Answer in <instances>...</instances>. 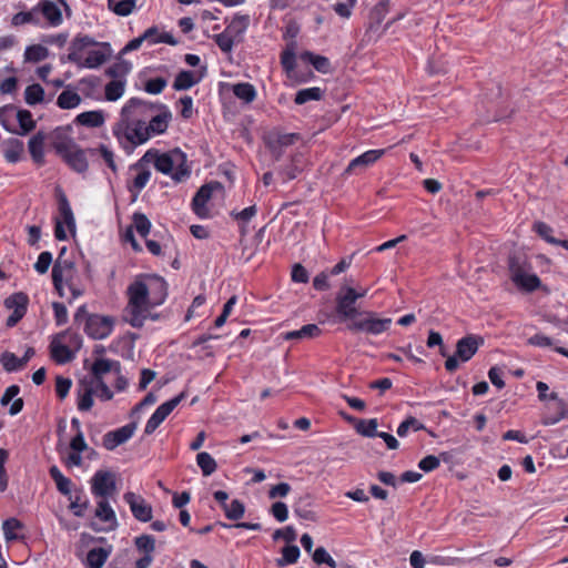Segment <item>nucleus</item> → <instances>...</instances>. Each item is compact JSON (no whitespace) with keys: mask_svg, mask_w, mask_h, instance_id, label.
<instances>
[{"mask_svg":"<svg viewBox=\"0 0 568 568\" xmlns=\"http://www.w3.org/2000/svg\"><path fill=\"white\" fill-rule=\"evenodd\" d=\"M172 113L164 103L130 98L121 109L120 120L112 132L126 154L152 136L166 132Z\"/></svg>","mask_w":568,"mask_h":568,"instance_id":"nucleus-1","label":"nucleus"},{"mask_svg":"<svg viewBox=\"0 0 568 568\" xmlns=\"http://www.w3.org/2000/svg\"><path fill=\"white\" fill-rule=\"evenodd\" d=\"M128 304L123 320L134 328H142L150 310L168 297V284L161 276L141 274L126 288Z\"/></svg>","mask_w":568,"mask_h":568,"instance_id":"nucleus-2","label":"nucleus"},{"mask_svg":"<svg viewBox=\"0 0 568 568\" xmlns=\"http://www.w3.org/2000/svg\"><path fill=\"white\" fill-rule=\"evenodd\" d=\"M154 164L156 171L170 176L175 183L186 181L191 176V168L187 165V155L180 148L168 152H160L158 149L148 150L131 169H139L143 163Z\"/></svg>","mask_w":568,"mask_h":568,"instance_id":"nucleus-3","label":"nucleus"},{"mask_svg":"<svg viewBox=\"0 0 568 568\" xmlns=\"http://www.w3.org/2000/svg\"><path fill=\"white\" fill-rule=\"evenodd\" d=\"M335 293L334 317L337 323L351 322L349 327L355 326V280L344 278L338 283Z\"/></svg>","mask_w":568,"mask_h":568,"instance_id":"nucleus-4","label":"nucleus"},{"mask_svg":"<svg viewBox=\"0 0 568 568\" xmlns=\"http://www.w3.org/2000/svg\"><path fill=\"white\" fill-rule=\"evenodd\" d=\"M82 344V337L65 329L57 334L50 343L51 358L59 365L67 364L75 358V353Z\"/></svg>","mask_w":568,"mask_h":568,"instance_id":"nucleus-5","label":"nucleus"},{"mask_svg":"<svg viewBox=\"0 0 568 568\" xmlns=\"http://www.w3.org/2000/svg\"><path fill=\"white\" fill-rule=\"evenodd\" d=\"M530 265L521 263L517 257L509 258V272L513 283L521 291L534 292L541 286V281L530 273Z\"/></svg>","mask_w":568,"mask_h":568,"instance_id":"nucleus-6","label":"nucleus"},{"mask_svg":"<svg viewBox=\"0 0 568 568\" xmlns=\"http://www.w3.org/2000/svg\"><path fill=\"white\" fill-rule=\"evenodd\" d=\"M114 324L112 316L91 314L87 316L83 331L92 339H104L112 334Z\"/></svg>","mask_w":568,"mask_h":568,"instance_id":"nucleus-7","label":"nucleus"},{"mask_svg":"<svg viewBox=\"0 0 568 568\" xmlns=\"http://www.w3.org/2000/svg\"><path fill=\"white\" fill-rule=\"evenodd\" d=\"M390 324L389 317H379L374 312H357V332L378 335L386 332Z\"/></svg>","mask_w":568,"mask_h":568,"instance_id":"nucleus-8","label":"nucleus"},{"mask_svg":"<svg viewBox=\"0 0 568 568\" xmlns=\"http://www.w3.org/2000/svg\"><path fill=\"white\" fill-rule=\"evenodd\" d=\"M186 397L185 392H181L173 398L162 403L148 419L144 434L151 435L165 420V418L175 409V407Z\"/></svg>","mask_w":568,"mask_h":568,"instance_id":"nucleus-9","label":"nucleus"},{"mask_svg":"<svg viewBox=\"0 0 568 568\" xmlns=\"http://www.w3.org/2000/svg\"><path fill=\"white\" fill-rule=\"evenodd\" d=\"M115 488V476L109 470H97L91 478V493L95 497L108 498Z\"/></svg>","mask_w":568,"mask_h":568,"instance_id":"nucleus-10","label":"nucleus"},{"mask_svg":"<svg viewBox=\"0 0 568 568\" xmlns=\"http://www.w3.org/2000/svg\"><path fill=\"white\" fill-rule=\"evenodd\" d=\"M352 261H353V254L343 257L338 263H336L329 270L320 272L313 278V287L320 292L329 290L332 286L331 283L328 282L329 277L337 276V275L346 272L351 267Z\"/></svg>","mask_w":568,"mask_h":568,"instance_id":"nucleus-11","label":"nucleus"},{"mask_svg":"<svg viewBox=\"0 0 568 568\" xmlns=\"http://www.w3.org/2000/svg\"><path fill=\"white\" fill-rule=\"evenodd\" d=\"M136 427L138 423L131 422L120 428L105 433L102 437L103 447L109 452L114 450L118 446L126 443L132 438Z\"/></svg>","mask_w":568,"mask_h":568,"instance_id":"nucleus-12","label":"nucleus"},{"mask_svg":"<svg viewBox=\"0 0 568 568\" xmlns=\"http://www.w3.org/2000/svg\"><path fill=\"white\" fill-rule=\"evenodd\" d=\"M221 186L219 182L206 183L202 185L192 199V211L200 219L210 217L207 202L211 200L214 189Z\"/></svg>","mask_w":568,"mask_h":568,"instance_id":"nucleus-13","label":"nucleus"},{"mask_svg":"<svg viewBox=\"0 0 568 568\" xmlns=\"http://www.w3.org/2000/svg\"><path fill=\"white\" fill-rule=\"evenodd\" d=\"M123 500L129 505L133 517L142 523H148L152 519V506L146 500L133 491H126L123 495Z\"/></svg>","mask_w":568,"mask_h":568,"instance_id":"nucleus-14","label":"nucleus"},{"mask_svg":"<svg viewBox=\"0 0 568 568\" xmlns=\"http://www.w3.org/2000/svg\"><path fill=\"white\" fill-rule=\"evenodd\" d=\"M98 44V41L88 34L79 33L77 34L70 45H69V53L67 55V61L72 62L77 64L79 68L81 67V63L83 62V52L89 51L90 48Z\"/></svg>","mask_w":568,"mask_h":568,"instance_id":"nucleus-15","label":"nucleus"},{"mask_svg":"<svg viewBox=\"0 0 568 568\" xmlns=\"http://www.w3.org/2000/svg\"><path fill=\"white\" fill-rule=\"evenodd\" d=\"M112 55V48L109 42H98L93 49H89L87 58L80 68L97 69Z\"/></svg>","mask_w":568,"mask_h":568,"instance_id":"nucleus-16","label":"nucleus"},{"mask_svg":"<svg viewBox=\"0 0 568 568\" xmlns=\"http://www.w3.org/2000/svg\"><path fill=\"white\" fill-rule=\"evenodd\" d=\"M484 344V338L469 334L457 341L456 354L462 362H468Z\"/></svg>","mask_w":568,"mask_h":568,"instance_id":"nucleus-17","label":"nucleus"},{"mask_svg":"<svg viewBox=\"0 0 568 568\" xmlns=\"http://www.w3.org/2000/svg\"><path fill=\"white\" fill-rule=\"evenodd\" d=\"M298 139V133L271 132L265 139V144L268 150L275 154L276 159H278L282 149L293 145Z\"/></svg>","mask_w":568,"mask_h":568,"instance_id":"nucleus-18","label":"nucleus"},{"mask_svg":"<svg viewBox=\"0 0 568 568\" xmlns=\"http://www.w3.org/2000/svg\"><path fill=\"white\" fill-rule=\"evenodd\" d=\"M39 17L42 16L48 26L59 27L63 22L60 8L50 0H40L38 3Z\"/></svg>","mask_w":568,"mask_h":568,"instance_id":"nucleus-19","label":"nucleus"},{"mask_svg":"<svg viewBox=\"0 0 568 568\" xmlns=\"http://www.w3.org/2000/svg\"><path fill=\"white\" fill-rule=\"evenodd\" d=\"M47 134L43 131H38L28 141V151L34 164L42 166L45 163L44 159V142Z\"/></svg>","mask_w":568,"mask_h":568,"instance_id":"nucleus-20","label":"nucleus"},{"mask_svg":"<svg viewBox=\"0 0 568 568\" xmlns=\"http://www.w3.org/2000/svg\"><path fill=\"white\" fill-rule=\"evenodd\" d=\"M58 210L71 233L75 232V219L70 202L61 187L55 189Z\"/></svg>","mask_w":568,"mask_h":568,"instance_id":"nucleus-21","label":"nucleus"},{"mask_svg":"<svg viewBox=\"0 0 568 568\" xmlns=\"http://www.w3.org/2000/svg\"><path fill=\"white\" fill-rule=\"evenodd\" d=\"M3 158L8 163L16 164L23 159L24 143L17 138H9L3 142Z\"/></svg>","mask_w":568,"mask_h":568,"instance_id":"nucleus-22","label":"nucleus"},{"mask_svg":"<svg viewBox=\"0 0 568 568\" xmlns=\"http://www.w3.org/2000/svg\"><path fill=\"white\" fill-rule=\"evenodd\" d=\"M251 18L248 14L235 13L224 30L236 39L237 42L243 41V37L250 27Z\"/></svg>","mask_w":568,"mask_h":568,"instance_id":"nucleus-23","label":"nucleus"},{"mask_svg":"<svg viewBox=\"0 0 568 568\" xmlns=\"http://www.w3.org/2000/svg\"><path fill=\"white\" fill-rule=\"evenodd\" d=\"M109 372L120 374L121 363L119 361H112L108 358L95 359L91 367V373L93 376L92 382L103 381V375H105Z\"/></svg>","mask_w":568,"mask_h":568,"instance_id":"nucleus-24","label":"nucleus"},{"mask_svg":"<svg viewBox=\"0 0 568 568\" xmlns=\"http://www.w3.org/2000/svg\"><path fill=\"white\" fill-rule=\"evenodd\" d=\"M52 146L55 153L63 159L71 150H74L78 145L74 143L73 139L67 134L64 129L57 128L54 130V140L52 142Z\"/></svg>","mask_w":568,"mask_h":568,"instance_id":"nucleus-25","label":"nucleus"},{"mask_svg":"<svg viewBox=\"0 0 568 568\" xmlns=\"http://www.w3.org/2000/svg\"><path fill=\"white\" fill-rule=\"evenodd\" d=\"M206 67L203 68V72L196 77L193 71L182 70L174 79L173 89L175 91H185L197 84L204 77Z\"/></svg>","mask_w":568,"mask_h":568,"instance_id":"nucleus-26","label":"nucleus"},{"mask_svg":"<svg viewBox=\"0 0 568 568\" xmlns=\"http://www.w3.org/2000/svg\"><path fill=\"white\" fill-rule=\"evenodd\" d=\"M70 505L69 509L75 517H83L89 508L90 501L82 488L75 489L67 496Z\"/></svg>","mask_w":568,"mask_h":568,"instance_id":"nucleus-27","label":"nucleus"},{"mask_svg":"<svg viewBox=\"0 0 568 568\" xmlns=\"http://www.w3.org/2000/svg\"><path fill=\"white\" fill-rule=\"evenodd\" d=\"M93 382L81 381L78 387L77 407L80 412H88L93 406L94 387Z\"/></svg>","mask_w":568,"mask_h":568,"instance_id":"nucleus-28","label":"nucleus"},{"mask_svg":"<svg viewBox=\"0 0 568 568\" xmlns=\"http://www.w3.org/2000/svg\"><path fill=\"white\" fill-rule=\"evenodd\" d=\"M62 160L77 173H85L89 169L85 151L79 146L71 150Z\"/></svg>","mask_w":568,"mask_h":568,"instance_id":"nucleus-29","label":"nucleus"},{"mask_svg":"<svg viewBox=\"0 0 568 568\" xmlns=\"http://www.w3.org/2000/svg\"><path fill=\"white\" fill-rule=\"evenodd\" d=\"M301 61L312 64L313 68L323 74H326L331 71V62L328 58L316 54L312 51H303L300 54Z\"/></svg>","mask_w":568,"mask_h":568,"instance_id":"nucleus-30","label":"nucleus"},{"mask_svg":"<svg viewBox=\"0 0 568 568\" xmlns=\"http://www.w3.org/2000/svg\"><path fill=\"white\" fill-rule=\"evenodd\" d=\"M142 39L148 42L149 45L158 44V43H165L170 45H175L178 41L174 39V37L171 33L168 32H159V29L156 26H153L149 29H146L142 34Z\"/></svg>","mask_w":568,"mask_h":568,"instance_id":"nucleus-31","label":"nucleus"},{"mask_svg":"<svg viewBox=\"0 0 568 568\" xmlns=\"http://www.w3.org/2000/svg\"><path fill=\"white\" fill-rule=\"evenodd\" d=\"M28 23L37 27L43 26L41 17H39V10L37 4L30 11H20L13 14L11 18V24L13 27H20Z\"/></svg>","mask_w":568,"mask_h":568,"instance_id":"nucleus-32","label":"nucleus"},{"mask_svg":"<svg viewBox=\"0 0 568 568\" xmlns=\"http://www.w3.org/2000/svg\"><path fill=\"white\" fill-rule=\"evenodd\" d=\"M73 268V263L69 261H64L63 264L58 260L52 267V283L54 290L59 294L60 297L64 296V284L63 283V271Z\"/></svg>","mask_w":568,"mask_h":568,"instance_id":"nucleus-33","label":"nucleus"},{"mask_svg":"<svg viewBox=\"0 0 568 568\" xmlns=\"http://www.w3.org/2000/svg\"><path fill=\"white\" fill-rule=\"evenodd\" d=\"M49 475L60 494L68 496L72 493V480L65 477L57 465H52L49 468Z\"/></svg>","mask_w":568,"mask_h":568,"instance_id":"nucleus-34","label":"nucleus"},{"mask_svg":"<svg viewBox=\"0 0 568 568\" xmlns=\"http://www.w3.org/2000/svg\"><path fill=\"white\" fill-rule=\"evenodd\" d=\"M95 517L101 521L110 523L111 529H114L118 526L115 513L106 498H102L98 501Z\"/></svg>","mask_w":568,"mask_h":568,"instance_id":"nucleus-35","label":"nucleus"},{"mask_svg":"<svg viewBox=\"0 0 568 568\" xmlns=\"http://www.w3.org/2000/svg\"><path fill=\"white\" fill-rule=\"evenodd\" d=\"M549 399L556 402L557 413H556V418H544L542 419L541 423L545 426L556 425L560 420L568 417V403L566 400H564L562 398H559L558 394L555 392L549 394Z\"/></svg>","mask_w":568,"mask_h":568,"instance_id":"nucleus-36","label":"nucleus"},{"mask_svg":"<svg viewBox=\"0 0 568 568\" xmlns=\"http://www.w3.org/2000/svg\"><path fill=\"white\" fill-rule=\"evenodd\" d=\"M111 549L102 547L92 548L87 554L85 566L88 568H102L109 558Z\"/></svg>","mask_w":568,"mask_h":568,"instance_id":"nucleus-37","label":"nucleus"},{"mask_svg":"<svg viewBox=\"0 0 568 568\" xmlns=\"http://www.w3.org/2000/svg\"><path fill=\"white\" fill-rule=\"evenodd\" d=\"M321 328L317 324H306L302 326L300 329L291 331L284 334L285 341L293 339H305V338H314L321 334Z\"/></svg>","mask_w":568,"mask_h":568,"instance_id":"nucleus-38","label":"nucleus"},{"mask_svg":"<svg viewBox=\"0 0 568 568\" xmlns=\"http://www.w3.org/2000/svg\"><path fill=\"white\" fill-rule=\"evenodd\" d=\"M232 92L239 100H242L245 103L253 102L257 95L255 87L250 82L233 84Z\"/></svg>","mask_w":568,"mask_h":568,"instance_id":"nucleus-39","label":"nucleus"},{"mask_svg":"<svg viewBox=\"0 0 568 568\" xmlns=\"http://www.w3.org/2000/svg\"><path fill=\"white\" fill-rule=\"evenodd\" d=\"M145 164L146 163H143V166L134 169L139 173L133 179L132 183L128 185V190L135 196L146 186L151 178V171L145 166Z\"/></svg>","mask_w":568,"mask_h":568,"instance_id":"nucleus-40","label":"nucleus"},{"mask_svg":"<svg viewBox=\"0 0 568 568\" xmlns=\"http://www.w3.org/2000/svg\"><path fill=\"white\" fill-rule=\"evenodd\" d=\"M77 122L88 128H99L104 123L103 111H85L77 115Z\"/></svg>","mask_w":568,"mask_h":568,"instance_id":"nucleus-41","label":"nucleus"},{"mask_svg":"<svg viewBox=\"0 0 568 568\" xmlns=\"http://www.w3.org/2000/svg\"><path fill=\"white\" fill-rule=\"evenodd\" d=\"M16 119L20 128V130H17V132H14L16 134L27 135L28 133L34 130L36 121L33 120L32 113L29 110H18L16 113Z\"/></svg>","mask_w":568,"mask_h":568,"instance_id":"nucleus-42","label":"nucleus"},{"mask_svg":"<svg viewBox=\"0 0 568 568\" xmlns=\"http://www.w3.org/2000/svg\"><path fill=\"white\" fill-rule=\"evenodd\" d=\"M138 0H108V8L120 17L130 16L135 7Z\"/></svg>","mask_w":568,"mask_h":568,"instance_id":"nucleus-43","label":"nucleus"},{"mask_svg":"<svg viewBox=\"0 0 568 568\" xmlns=\"http://www.w3.org/2000/svg\"><path fill=\"white\" fill-rule=\"evenodd\" d=\"M29 305V296L23 292L11 294L4 300V306L8 310L20 311L27 313Z\"/></svg>","mask_w":568,"mask_h":568,"instance_id":"nucleus-44","label":"nucleus"},{"mask_svg":"<svg viewBox=\"0 0 568 568\" xmlns=\"http://www.w3.org/2000/svg\"><path fill=\"white\" fill-rule=\"evenodd\" d=\"M81 103V97L71 90L62 91L58 99L57 105L62 110H70L77 108Z\"/></svg>","mask_w":568,"mask_h":568,"instance_id":"nucleus-45","label":"nucleus"},{"mask_svg":"<svg viewBox=\"0 0 568 568\" xmlns=\"http://www.w3.org/2000/svg\"><path fill=\"white\" fill-rule=\"evenodd\" d=\"M323 97V91L318 87H312L298 90L295 94L294 102L302 105L308 101H318Z\"/></svg>","mask_w":568,"mask_h":568,"instance_id":"nucleus-46","label":"nucleus"},{"mask_svg":"<svg viewBox=\"0 0 568 568\" xmlns=\"http://www.w3.org/2000/svg\"><path fill=\"white\" fill-rule=\"evenodd\" d=\"M125 91V82L123 80H112L104 88L105 100L110 102L118 101Z\"/></svg>","mask_w":568,"mask_h":568,"instance_id":"nucleus-47","label":"nucleus"},{"mask_svg":"<svg viewBox=\"0 0 568 568\" xmlns=\"http://www.w3.org/2000/svg\"><path fill=\"white\" fill-rule=\"evenodd\" d=\"M301 551L296 545H287L282 549V557L276 559L277 567L295 564L300 558Z\"/></svg>","mask_w":568,"mask_h":568,"instance_id":"nucleus-48","label":"nucleus"},{"mask_svg":"<svg viewBox=\"0 0 568 568\" xmlns=\"http://www.w3.org/2000/svg\"><path fill=\"white\" fill-rule=\"evenodd\" d=\"M151 221L141 212H134L132 215V227L142 236L146 237L151 231Z\"/></svg>","mask_w":568,"mask_h":568,"instance_id":"nucleus-49","label":"nucleus"},{"mask_svg":"<svg viewBox=\"0 0 568 568\" xmlns=\"http://www.w3.org/2000/svg\"><path fill=\"white\" fill-rule=\"evenodd\" d=\"M196 464L204 476L212 475L217 468L215 459L206 452H201L196 455Z\"/></svg>","mask_w":568,"mask_h":568,"instance_id":"nucleus-50","label":"nucleus"},{"mask_svg":"<svg viewBox=\"0 0 568 568\" xmlns=\"http://www.w3.org/2000/svg\"><path fill=\"white\" fill-rule=\"evenodd\" d=\"M44 100V90L38 84L33 83L26 88L24 90V101L29 105H36L41 103Z\"/></svg>","mask_w":568,"mask_h":568,"instance_id":"nucleus-51","label":"nucleus"},{"mask_svg":"<svg viewBox=\"0 0 568 568\" xmlns=\"http://www.w3.org/2000/svg\"><path fill=\"white\" fill-rule=\"evenodd\" d=\"M0 362L3 366V369L8 373L21 371L24 367L21 358L11 352L2 353Z\"/></svg>","mask_w":568,"mask_h":568,"instance_id":"nucleus-52","label":"nucleus"},{"mask_svg":"<svg viewBox=\"0 0 568 568\" xmlns=\"http://www.w3.org/2000/svg\"><path fill=\"white\" fill-rule=\"evenodd\" d=\"M122 57H118L119 61L110 65L105 70V74L110 78L118 79L125 77L131 71V63L121 59Z\"/></svg>","mask_w":568,"mask_h":568,"instance_id":"nucleus-53","label":"nucleus"},{"mask_svg":"<svg viewBox=\"0 0 568 568\" xmlns=\"http://www.w3.org/2000/svg\"><path fill=\"white\" fill-rule=\"evenodd\" d=\"M378 419L369 418V419H357V434H361L365 437H376L379 433L377 430Z\"/></svg>","mask_w":568,"mask_h":568,"instance_id":"nucleus-54","label":"nucleus"},{"mask_svg":"<svg viewBox=\"0 0 568 568\" xmlns=\"http://www.w3.org/2000/svg\"><path fill=\"white\" fill-rule=\"evenodd\" d=\"M295 45L296 43L292 41L281 53V64L286 72H292L296 67Z\"/></svg>","mask_w":568,"mask_h":568,"instance_id":"nucleus-55","label":"nucleus"},{"mask_svg":"<svg viewBox=\"0 0 568 568\" xmlns=\"http://www.w3.org/2000/svg\"><path fill=\"white\" fill-rule=\"evenodd\" d=\"M23 524L14 518H8L2 524L3 535L7 541L18 540L20 537L16 534V530L22 529Z\"/></svg>","mask_w":568,"mask_h":568,"instance_id":"nucleus-56","label":"nucleus"},{"mask_svg":"<svg viewBox=\"0 0 568 568\" xmlns=\"http://www.w3.org/2000/svg\"><path fill=\"white\" fill-rule=\"evenodd\" d=\"M212 38L216 45L219 47V49L224 53H231L235 43H239L236 39L232 38V36L227 33L226 30L222 31L221 33L214 34Z\"/></svg>","mask_w":568,"mask_h":568,"instance_id":"nucleus-57","label":"nucleus"},{"mask_svg":"<svg viewBox=\"0 0 568 568\" xmlns=\"http://www.w3.org/2000/svg\"><path fill=\"white\" fill-rule=\"evenodd\" d=\"M225 517L230 520H239L245 513L244 504L239 499H233L230 504H226L223 508Z\"/></svg>","mask_w":568,"mask_h":568,"instance_id":"nucleus-58","label":"nucleus"},{"mask_svg":"<svg viewBox=\"0 0 568 568\" xmlns=\"http://www.w3.org/2000/svg\"><path fill=\"white\" fill-rule=\"evenodd\" d=\"M49 50L41 44H32L26 48L24 58L29 62H40L47 59Z\"/></svg>","mask_w":568,"mask_h":568,"instance_id":"nucleus-59","label":"nucleus"},{"mask_svg":"<svg viewBox=\"0 0 568 568\" xmlns=\"http://www.w3.org/2000/svg\"><path fill=\"white\" fill-rule=\"evenodd\" d=\"M134 545L136 549L144 552V555L152 556L155 550V539L151 535H141L135 537Z\"/></svg>","mask_w":568,"mask_h":568,"instance_id":"nucleus-60","label":"nucleus"},{"mask_svg":"<svg viewBox=\"0 0 568 568\" xmlns=\"http://www.w3.org/2000/svg\"><path fill=\"white\" fill-rule=\"evenodd\" d=\"M168 85V80L163 77L149 79L143 84V90L149 94H160Z\"/></svg>","mask_w":568,"mask_h":568,"instance_id":"nucleus-61","label":"nucleus"},{"mask_svg":"<svg viewBox=\"0 0 568 568\" xmlns=\"http://www.w3.org/2000/svg\"><path fill=\"white\" fill-rule=\"evenodd\" d=\"M14 110V106L11 104L0 108V124L7 132L10 133L17 132V129L11 124Z\"/></svg>","mask_w":568,"mask_h":568,"instance_id":"nucleus-62","label":"nucleus"},{"mask_svg":"<svg viewBox=\"0 0 568 568\" xmlns=\"http://www.w3.org/2000/svg\"><path fill=\"white\" fill-rule=\"evenodd\" d=\"M423 428L424 425L417 418L410 416L398 425L396 433L399 437H405L409 429L418 432Z\"/></svg>","mask_w":568,"mask_h":568,"instance_id":"nucleus-63","label":"nucleus"},{"mask_svg":"<svg viewBox=\"0 0 568 568\" xmlns=\"http://www.w3.org/2000/svg\"><path fill=\"white\" fill-rule=\"evenodd\" d=\"M385 153L383 149L368 150L357 155V166H368L375 163Z\"/></svg>","mask_w":568,"mask_h":568,"instance_id":"nucleus-64","label":"nucleus"}]
</instances>
